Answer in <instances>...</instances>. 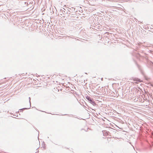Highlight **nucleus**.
I'll return each instance as SVG.
<instances>
[{"label": "nucleus", "mask_w": 153, "mask_h": 153, "mask_svg": "<svg viewBox=\"0 0 153 153\" xmlns=\"http://www.w3.org/2000/svg\"><path fill=\"white\" fill-rule=\"evenodd\" d=\"M86 98L94 106H95L96 105L95 101H94L89 96H87L86 97Z\"/></svg>", "instance_id": "nucleus-1"}, {"label": "nucleus", "mask_w": 153, "mask_h": 153, "mask_svg": "<svg viewBox=\"0 0 153 153\" xmlns=\"http://www.w3.org/2000/svg\"><path fill=\"white\" fill-rule=\"evenodd\" d=\"M68 8L69 9V12H70L71 13L73 12H75L76 11L75 8L72 7L71 8L68 7Z\"/></svg>", "instance_id": "nucleus-2"}, {"label": "nucleus", "mask_w": 153, "mask_h": 153, "mask_svg": "<svg viewBox=\"0 0 153 153\" xmlns=\"http://www.w3.org/2000/svg\"><path fill=\"white\" fill-rule=\"evenodd\" d=\"M29 102H30V107L29 108H22V109H20V111H23V110H25V109H28L29 108H30V107L31 106H30V105H31V102H30V97H29Z\"/></svg>", "instance_id": "nucleus-3"}, {"label": "nucleus", "mask_w": 153, "mask_h": 153, "mask_svg": "<svg viewBox=\"0 0 153 153\" xmlns=\"http://www.w3.org/2000/svg\"><path fill=\"white\" fill-rule=\"evenodd\" d=\"M67 14H68L69 15H69L71 13L70 12H69V10H68V12H67Z\"/></svg>", "instance_id": "nucleus-4"}, {"label": "nucleus", "mask_w": 153, "mask_h": 153, "mask_svg": "<svg viewBox=\"0 0 153 153\" xmlns=\"http://www.w3.org/2000/svg\"><path fill=\"white\" fill-rule=\"evenodd\" d=\"M108 133H109V132H108L107 133V134H108Z\"/></svg>", "instance_id": "nucleus-5"}]
</instances>
